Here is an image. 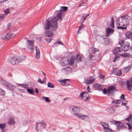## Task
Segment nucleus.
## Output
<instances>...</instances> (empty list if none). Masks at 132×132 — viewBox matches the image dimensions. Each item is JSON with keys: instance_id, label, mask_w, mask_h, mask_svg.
Listing matches in <instances>:
<instances>
[{"instance_id": "30", "label": "nucleus", "mask_w": 132, "mask_h": 132, "mask_svg": "<svg viewBox=\"0 0 132 132\" xmlns=\"http://www.w3.org/2000/svg\"><path fill=\"white\" fill-rule=\"evenodd\" d=\"M75 59L73 57H72L70 60L69 59V63L68 64L70 65H72Z\"/></svg>"}, {"instance_id": "17", "label": "nucleus", "mask_w": 132, "mask_h": 132, "mask_svg": "<svg viewBox=\"0 0 132 132\" xmlns=\"http://www.w3.org/2000/svg\"><path fill=\"white\" fill-rule=\"evenodd\" d=\"M95 78L93 77H90L86 80V83L88 84H90L92 83L95 80Z\"/></svg>"}, {"instance_id": "58", "label": "nucleus", "mask_w": 132, "mask_h": 132, "mask_svg": "<svg viewBox=\"0 0 132 132\" xmlns=\"http://www.w3.org/2000/svg\"><path fill=\"white\" fill-rule=\"evenodd\" d=\"M125 95L123 94H122L120 96V98L121 99H124V97H125Z\"/></svg>"}, {"instance_id": "36", "label": "nucleus", "mask_w": 132, "mask_h": 132, "mask_svg": "<svg viewBox=\"0 0 132 132\" xmlns=\"http://www.w3.org/2000/svg\"><path fill=\"white\" fill-rule=\"evenodd\" d=\"M48 87L53 88L55 87L54 85L52 83L48 82L47 84Z\"/></svg>"}, {"instance_id": "12", "label": "nucleus", "mask_w": 132, "mask_h": 132, "mask_svg": "<svg viewBox=\"0 0 132 132\" xmlns=\"http://www.w3.org/2000/svg\"><path fill=\"white\" fill-rule=\"evenodd\" d=\"M71 68L69 67L63 68L61 70V72L66 74L71 72Z\"/></svg>"}, {"instance_id": "29", "label": "nucleus", "mask_w": 132, "mask_h": 132, "mask_svg": "<svg viewBox=\"0 0 132 132\" xmlns=\"http://www.w3.org/2000/svg\"><path fill=\"white\" fill-rule=\"evenodd\" d=\"M62 61H63L64 62V64H68L69 63V59L67 57H65L62 58L61 60Z\"/></svg>"}, {"instance_id": "52", "label": "nucleus", "mask_w": 132, "mask_h": 132, "mask_svg": "<svg viewBox=\"0 0 132 132\" xmlns=\"http://www.w3.org/2000/svg\"><path fill=\"white\" fill-rule=\"evenodd\" d=\"M84 27V25L82 23L81 24V25H80V26L79 27L78 32H79V30H80L82 29Z\"/></svg>"}, {"instance_id": "25", "label": "nucleus", "mask_w": 132, "mask_h": 132, "mask_svg": "<svg viewBox=\"0 0 132 132\" xmlns=\"http://www.w3.org/2000/svg\"><path fill=\"white\" fill-rule=\"evenodd\" d=\"M107 111L109 113H113L115 112L114 109L112 107H109L107 109Z\"/></svg>"}, {"instance_id": "24", "label": "nucleus", "mask_w": 132, "mask_h": 132, "mask_svg": "<svg viewBox=\"0 0 132 132\" xmlns=\"http://www.w3.org/2000/svg\"><path fill=\"white\" fill-rule=\"evenodd\" d=\"M98 51V49L92 47L89 48L88 51L89 52H91L94 54L95 52Z\"/></svg>"}, {"instance_id": "37", "label": "nucleus", "mask_w": 132, "mask_h": 132, "mask_svg": "<svg viewBox=\"0 0 132 132\" xmlns=\"http://www.w3.org/2000/svg\"><path fill=\"white\" fill-rule=\"evenodd\" d=\"M85 14H82V15L83 16L81 18V21L83 23L84 21L86 20V18L85 16Z\"/></svg>"}, {"instance_id": "22", "label": "nucleus", "mask_w": 132, "mask_h": 132, "mask_svg": "<svg viewBox=\"0 0 132 132\" xmlns=\"http://www.w3.org/2000/svg\"><path fill=\"white\" fill-rule=\"evenodd\" d=\"M101 123L104 130H106L109 128H108V125L107 123L103 122H101Z\"/></svg>"}, {"instance_id": "20", "label": "nucleus", "mask_w": 132, "mask_h": 132, "mask_svg": "<svg viewBox=\"0 0 132 132\" xmlns=\"http://www.w3.org/2000/svg\"><path fill=\"white\" fill-rule=\"evenodd\" d=\"M36 55V59H38L40 57V51L39 49L36 46L35 47Z\"/></svg>"}, {"instance_id": "26", "label": "nucleus", "mask_w": 132, "mask_h": 132, "mask_svg": "<svg viewBox=\"0 0 132 132\" xmlns=\"http://www.w3.org/2000/svg\"><path fill=\"white\" fill-rule=\"evenodd\" d=\"M87 92H82L80 95V99H82L86 97V94H87Z\"/></svg>"}, {"instance_id": "19", "label": "nucleus", "mask_w": 132, "mask_h": 132, "mask_svg": "<svg viewBox=\"0 0 132 132\" xmlns=\"http://www.w3.org/2000/svg\"><path fill=\"white\" fill-rule=\"evenodd\" d=\"M7 40L11 38H13L15 37V35L14 34H12L11 32L7 34L6 35Z\"/></svg>"}, {"instance_id": "41", "label": "nucleus", "mask_w": 132, "mask_h": 132, "mask_svg": "<svg viewBox=\"0 0 132 132\" xmlns=\"http://www.w3.org/2000/svg\"><path fill=\"white\" fill-rule=\"evenodd\" d=\"M127 103V101L125 99H123L122 101V105H123L126 106Z\"/></svg>"}, {"instance_id": "47", "label": "nucleus", "mask_w": 132, "mask_h": 132, "mask_svg": "<svg viewBox=\"0 0 132 132\" xmlns=\"http://www.w3.org/2000/svg\"><path fill=\"white\" fill-rule=\"evenodd\" d=\"M5 15L4 14H0V21L3 20Z\"/></svg>"}, {"instance_id": "44", "label": "nucleus", "mask_w": 132, "mask_h": 132, "mask_svg": "<svg viewBox=\"0 0 132 132\" xmlns=\"http://www.w3.org/2000/svg\"><path fill=\"white\" fill-rule=\"evenodd\" d=\"M90 54L89 55V57L90 59L91 60L92 59V57H94V54L92 53L91 52H89Z\"/></svg>"}, {"instance_id": "1", "label": "nucleus", "mask_w": 132, "mask_h": 132, "mask_svg": "<svg viewBox=\"0 0 132 132\" xmlns=\"http://www.w3.org/2000/svg\"><path fill=\"white\" fill-rule=\"evenodd\" d=\"M66 6H62L58 11H60L56 15V16L52 19L49 18L46 21L44 24L45 29H51L52 30L56 31L57 29V21L59 20H61L63 16V11H65L67 9Z\"/></svg>"}, {"instance_id": "23", "label": "nucleus", "mask_w": 132, "mask_h": 132, "mask_svg": "<svg viewBox=\"0 0 132 132\" xmlns=\"http://www.w3.org/2000/svg\"><path fill=\"white\" fill-rule=\"evenodd\" d=\"M126 37L127 39H132V33L130 31H127L126 33Z\"/></svg>"}, {"instance_id": "60", "label": "nucleus", "mask_w": 132, "mask_h": 132, "mask_svg": "<svg viewBox=\"0 0 132 132\" xmlns=\"http://www.w3.org/2000/svg\"><path fill=\"white\" fill-rule=\"evenodd\" d=\"M67 80H69V79H65V80H62L61 81L62 82H63L64 85H65V82Z\"/></svg>"}, {"instance_id": "39", "label": "nucleus", "mask_w": 132, "mask_h": 132, "mask_svg": "<svg viewBox=\"0 0 132 132\" xmlns=\"http://www.w3.org/2000/svg\"><path fill=\"white\" fill-rule=\"evenodd\" d=\"M132 118V115L131 114H130L128 116V118L125 119V120L129 121Z\"/></svg>"}, {"instance_id": "3", "label": "nucleus", "mask_w": 132, "mask_h": 132, "mask_svg": "<svg viewBox=\"0 0 132 132\" xmlns=\"http://www.w3.org/2000/svg\"><path fill=\"white\" fill-rule=\"evenodd\" d=\"M1 81L2 84L8 88L9 89L12 90L15 88V86L12 84L3 79L1 80Z\"/></svg>"}, {"instance_id": "13", "label": "nucleus", "mask_w": 132, "mask_h": 132, "mask_svg": "<svg viewBox=\"0 0 132 132\" xmlns=\"http://www.w3.org/2000/svg\"><path fill=\"white\" fill-rule=\"evenodd\" d=\"M123 47L124 50L126 51L129 50L131 48V47L130 46V44L127 42H126L124 43Z\"/></svg>"}, {"instance_id": "63", "label": "nucleus", "mask_w": 132, "mask_h": 132, "mask_svg": "<svg viewBox=\"0 0 132 132\" xmlns=\"http://www.w3.org/2000/svg\"><path fill=\"white\" fill-rule=\"evenodd\" d=\"M35 92L36 93V94H38V90L37 89V88H36L35 89Z\"/></svg>"}, {"instance_id": "18", "label": "nucleus", "mask_w": 132, "mask_h": 132, "mask_svg": "<svg viewBox=\"0 0 132 132\" xmlns=\"http://www.w3.org/2000/svg\"><path fill=\"white\" fill-rule=\"evenodd\" d=\"M80 117H78V118H81L86 121H89V118L88 116L86 115H83L81 113L80 114Z\"/></svg>"}, {"instance_id": "35", "label": "nucleus", "mask_w": 132, "mask_h": 132, "mask_svg": "<svg viewBox=\"0 0 132 132\" xmlns=\"http://www.w3.org/2000/svg\"><path fill=\"white\" fill-rule=\"evenodd\" d=\"M86 4V1L85 0L83 1L78 6V7L81 6H85Z\"/></svg>"}, {"instance_id": "38", "label": "nucleus", "mask_w": 132, "mask_h": 132, "mask_svg": "<svg viewBox=\"0 0 132 132\" xmlns=\"http://www.w3.org/2000/svg\"><path fill=\"white\" fill-rule=\"evenodd\" d=\"M5 126L6 124L5 123L0 124V128L2 130L5 128Z\"/></svg>"}, {"instance_id": "14", "label": "nucleus", "mask_w": 132, "mask_h": 132, "mask_svg": "<svg viewBox=\"0 0 132 132\" xmlns=\"http://www.w3.org/2000/svg\"><path fill=\"white\" fill-rule=\"evenodd\" d=\"M106 37L109 36L110 34H113L114 31V30L112 29L109 27L106 28Z\"/></svg>"}, {"instance_id": "54", "label": "nucleus", "mask_w": 132, "mask_h": 132, "mask_svg": "<svg viewBox=\"0 0 132 132\" xmlns=\"http://www.w3.org/2000/svg\"><path fill=\"white\" fill-rule=\"evenodd\" d=\"M61 64L63 66H64L66 65H67L66 64H64V62L63 61H62V60H61Z\"/></svg>"}, {"instance_id": "2", "label": "nucleus", "mask_w": 132, "mask_h": 132, "mask_svg": "<svg viewBox=\"0 0 132 132\" xmlns=\"http://www.w3.org/2000/svg\"><path fill=\"white\" fill-rule=\"evenodd\" d=\"M131 18L129 16L125 15L122 16L117 19V23L120 26H118L117 28L121 29H125L127 27H123L122 26H126L128 24L130 21Z\"/></svg>"}, {"instance_id": "50", "label": "nucleus", "mask_w": 132, "mask_h": 132, "mask_svg": "<svg viewBox=\"0 0 132 132\" xmlns=\"http://www.w3.org/2000/svg\"><path fill=\"white\" fill-rule=\"evenodd\" d=\"M103 92V93L104 94H106L107 93L108 91H107L106 89L105 88H104V90H103V88H102V90H101Z\"/></svg>"}, {"instance_id": "15", "label": "nucleus", "mask_w": 132, "mask_h": 132, "mask_svg": "<svg viewBox=\"0 0 132 132\" xmlns=\"http://www.w3.org/2000/svg\"><path fill=\"white\" fill-rule=\"evenodd\" d=\"M44 35L46 37H52L53 36V33L52 31L48 30L45 31Z\"/></svg>"}, {"instance_id": "27", "label": "nucleus", "mask_w": 132, "mask_h": 132, "mask_svg": "<svg viewBox=\"0 0 132 132\" xmlns=\"http://www.w3.org/2000/svg\"><path fill=\"white\" fill-rule=\"evenodd\" d=\"M15 122L13 118H11L9 119L8 122V124L10 125H12L15 123Z\"/></svg>"}, {"instance_id": "48", "label": "nucleus", "mask_w": 132, "mask_h": 132, "mask_svg": "<svg viewBox=\"0 0 132 132\" xmlns=\"http://www.w3.org/2000/svg\"><path fill=\"white\" fill-rule=\"evenodd\" d=\"M120 57L119 55H116L115 56V59L113 60L114 62L117 61L118 60V59Z\"/></svg>"}, {"instance_id": "34", "label": "nucleus", "mask_w": 132, "mask_h": 132, "mask_svg": "<svg viewBox=\"0 0 132 132\" xmlns=\"http://www.w3.org/2000/svg\"><path fill=\"white\" fill-rule=\"evenodd\" d=\"M27 92L29 94L34 95V92L33 90L28 88H27Z\"/></svg>"}, {"instance_id": "9", "label": "nucleus", "mask_w": 132, "mask_h": 132, "mask_svg": "<svg viewBox=\"0 0 132 132\" xmlns=\"http://www.w3.org/2000/svg\"><path fill=\"white\" fill-rule=\"evenodd\" d=\"M22 59L20 57L16 58L15 57H12L10 60L11 64L14 65L16 63H18L22 61Z\"/></svg>"}, {"instance_id": "55", "label": "nucleus", "mask_w": 132, "mask_h": 132, "mask_svg": "<svg viewBox=\"0 0 132 132\" xmlns=\"http://www.w3.org/2000/svg\"><path fill=\"white\" fill-rule=\"evenodd\" d=\"M11 26V24L10 23H8L7 25L6 28L7 30H9L10 29V28Z\"/></svg>"}, {"instance_id": "49", "label": "nucleus", "mask_w": 132, "mask_h": 132, "mask_svg": "<svg viewBox=\"0 0 132 132\" xmlns=\"http://www.w3.org/2000/svg\"><path fill=\"white\" fill-rule=\"evenodd\" d=\"M5 14L6 15H7V14L9 13V11L8 9H7L6 10H5L4 11Z\"/></svg>"}, {"instance_id": "16", "label": "nucleus", "mask_w": 132, "mask_h": 132, "mask_svg": "<svg viewBox=\"0 0 132 132\" xmlns=\"http://www.w3.org/2000/svg\"><path fill=\"white\" fill-rule=\"evenodd\" d=\"M93 87L96 90H102V86L100 84H96L93 85Z\"/></svg>"}, {"instance_id": "6", "label": "nucleus", "mask_w": 132, "mask_h": 132, "mask_svg": "<svg viewBox=\"0 0 132 132\" xmlns=\"http://www.w3.org/2000/svg\"><path fill=\"white\" fill-rule=\"evenodd\" d=\"M27 44H28L27 48L30 51H32L34 50V40H28L27 39Z\"/></svg>"}, {"instance_id": "51", "label": "nucleus", "mask_w": 132, "mask_h": 132, "mask_svg": "<svg viewBox=\"0 0 132 132\" xmlns=\"http://www.w3.org/2000/svg\"><path fill=\"white\" fill-rule=\"evenodd\" d=\"M6 35V36L3 35L1 37V39H2L4 40H7Z\"/></svg>"}, {"instance_id": "61", "label": "nucleus", "mask_w": 132, "mask_h": 132, "mask_svg": "<svg viewBox=\"0 0 132 132\" xmlns=\"http://www.w3.org/2000/svg\"><path fill=\"white\" fill-rule=\"evenodd\" d=\"M127 124L128 126L129 129H132V127L128 123H127Z\"/></svg>"}, {"instance_id": "53", "label": "nucleus", "mask_w": 132, "mask_h": 132, "mask_svg": "<svg viewBox=\"0 0 132 132\" xmlns=\"http://www.w3.org/2000/svg\"><path fill=\"white\" fill-rule=\"evenodd\" d=\"M105 131V132H113L112 130L109 128Z\"/></svg>"}, {"instance_id": "31", "label": "nucleus", "mask_w": 132, "mask_h": 132, "mask_svg": "<svg viewBox=\"0 0 132 132\" xmlns=\"http://www.w3.org/2000/svg\"><path fill=\"white\" fill-rule=\"evenodd\" d=\"M111 23L110 24V27L112 28H113L114 27V21L113 20V17H111Z\"/></svg>"}, {"instance_id": "5", "label": "nucleus", "mask_w": 132, "mask_h": 132, "mask_svg": "<svg viewBox=\"0 0 132 132\" xmlns=\"http://www.w3.org/2000/svg\"><path fill=\"white\" fill-rule=\"evenodd\" d=\"M80 110V108L79 107L74 106L72 108V111L74 115L78 117H80L81 113H79Z\"/></svg>"}, {"instance_id": "46", "label": "nucleus", "mask_w": 132, "mask_h": 132, "mask_svg": "<svg viewBox=\"0 0 132 132\" xmlns=\"http://www.w3.org/2000/svg\"><path fill=\"white\" fill-rule=\"evenodd\" d=\"M57 44L62 45H63V44L61 42L59 41H57L54 44L57 46Z\"/></svg>"}, {"instance_id": "7", "label": "nucleus", "mask_w": 132, "mask_h": 132, "mask_svg": "<svg viewBox=\"0 0 132 132\" xmlns=\"http://www.w3.org/2000/svg\"><path fill=\"white\" fill-rule=\"evenodd\" d=\"M116 90L115 87L110 86L107 89L108 94L109 95H113Z\"/></svg>"}, {"instance_id": "62", "label": "nucleus", "mask_w": 132, "mask_h": 132, "mask_svg": "<svg viewBox=\"0 0 132 132\" xmlns=\"http://www.w3.org/2000/svg\"><path fill=\"white\" fill-rule=\"evenodd\" d=\"M90 87L89 86H88L87 87V90L89 92H91L89 90Z\"/></svg>"}, {"instance_id": "56", "label": "nucleus", "mask_w": 132, "mask_h": 132, "mask_svg": "<svg viewBox=\"0 0 132 132\" xmlns=\"http://www.w3.org/2000/svg\"><path fill=\"white\" fill-rule=\"evenodd\" d=\"M39 82L41 84H43L44 83V81H42L41 79L40 78H39L37 81Z\"/></svg>"}, {"instance_id": "10", "label": "nucleus", "mask_w": 132, "mask_h": 132, "mask_svg": "<svg viewBox=\"0 0 132 132\" xmlns=\"http://www.w3.org/2000/svg\"><path fill=\"white\" fill-rule=\"evenodd\" d=\"M127 87L128 90L131 91V88L132 87V78H131L126 81Z\"/></svg>"}, {"instance_id": "45", "label": "nucleus", "mask_w": 132, "mask_h": 132, "mask_svg": "<svg viewBox=\"0 0 132 132\" xmlns=\"http://www.w3.org/2000/svg\"><path fill=\"white\" fill-rule=\"evenodd\" d=\"M121 100H116L113 101V103H116L118 104H119L120 103Z\"/></svg>"}, {"instance_id": "4", "label": "nucleus", "mask_w": 132, "mask_h": 132, "mask_svg": "<svg viewBox=\"0 0 132 132\" xmlns=\"http://www.w3.org/2000/svg\"><path fill=\"white\" fill-rule=\"evenodd\" d=\"M46 124L44 121H42L41 122H37L36 123L35 129L36 131L38 132L39 130L38 127L39 126V129L40 130H42L45 128Z\"/></svg>"}, {"instance_id": "32", "label": "nucleus", "mask_w": 132, "mask_h": 132, "mask_svg": "<svg viewBox=\"0 0 132 132\" xmlns=\"http://www.w3.org/2000/svg\"><path fill=\"white\" fill-rule=\"evenodd\" d=\"M76 60L78 62H80L81 60V57L78 54L76 55Z\"/></svg>"}, {"instance_id": "33", "label": "nucleus", "mask_w": 132, "mask_h": 132, "mask_svg": "<svg viewBox=\"0 0 132 132\" xmlns=\"http://www.w3.org/2000/svg\"><path fill=\"white\" fill-rule=\"evenodd\" d=\"M120 55L123 57H127L129 56L130 55L129 54L127 53H125L120 54Z\"/></svg>"}, {"instance_id": "11", "label": "nucleus", "mask_w": 132, "mask_h": 132, "mask_svg": "<svg viewBox=\"0 0 132 132\" xmlns=\"http://www.w3.org/2000/svg\"><path fill=\"white\" fill-rule=\"evenodd\" d=\"M123 51V49L121 47H116L114 49L113 51V53L114 54H118L119 52H121Z\"/></svg>"}, {"instance_id": "64", "label": "nucleus", "mask_w": 132, "mask_h": 132, "mask_svg": "<svg viewBox=\"0 0 132 132\" xmlns=\"http://www.w3.org/2000/svg\"><path fill=\"white\" fill-rule=\"evenodd\" d=\"M100 78H103L104 77H105V76H103V75H100Z\"/></svg>"}, {"instance_id": "43", "label": "nucleus", "mask_w": 132, "mask_h": 132, "mask_svg": "<svg viewBox=\"0 0 132 132\" xmlns=\"http://www.w3.org/2000/svg\"><path fill=\"white\" fill-rule=\"evenodd\" d=\"M5 92L4 91L1 89H0V95H4L5 94Z\"/></svg>"}, {"instance_id": "21", "label": "nucleus", "mask_w": 132, "mask_h": 132, "mask_svg": "<svg viewBox=\"0 0 132 132\" xmlns=\"http://www.w3.org/2000/svg\"><path fill=\"white\" fill-rule=\"evenodd\" d=\"M113 72L114 74L116 75L120 76L122 73V71L121 70H118L117 69H115L114 70Z\"/></svg>"}, {"instance_id": "57", "label": "nucleus", "mask_w": 132, "mask_h": 132, "mask_svg": "<svg viewBox=\"0 0 132 132\" xmlns=\"http://www.w3.org/2000/svg\"><path fill=\"white\" fill-rule=\"evenodd\" d=\"M124 42V41L122 40H120L118 43L120 45H121L122 43Z\"/></svg>"}, {"instance_id": "40", "label": "nucleus", "mask_w": 132, "mask_h": 132, "mask_svg": "<svg viewBox=\"0 0 132 132\" xmlns=\"http://www.w3.org/2000/svg\"><path fill=\"white\" fill-rule=\"evenodd\" d=\"M46 41L47 43H48L51 42L52 39L51 38H45Z\"/></svg>"}, {"instance_id": "42", "label": "nucleus", "mask_w": 132, "mask_h": 132, "mask_svg": "<svg viewBox=\"0 0 132 132\" xmlns=\"http://www.w3.org/2000/svg\"><path fill=\"white\" fill-rule=\"evenodd\" d=\"M43 99H45V101L47 102H51V101L49 100V98L48 97L43 96Z\"/></svg>"}, {"instance_id": "8", "label": "nucleus", "mask_w": 132, "mask_h": 132, "mask_svg": "<svg viewBox=\"0 0 132 132\" xmlns=\"http://www.w3.org/2000/svg\"><path fill=\"white\" fill-rule=\"evenodd\" d=\"M110 122L112 124H114L117 125V129L119 130L124 125L123 123H120V122L119 121H111Z\"/></svg>"}, {"instance_id": "59", "label": "nucleus", "mask_w": 132, "mask_h": 132, "mask_svg": "<svg viewBox=\"0 0 132 132\" xmlns=\"http://www.w3.org/2000/svg\"><path fill=\"white\" fill-rule=\"evenodd\" d=\"M28 85L27 84H24L23 87H22V88H24L26 89Z\"/></svg>"}, {"instance_id": "28", "label": "nucleus", "mask_w": 132, "mask_h": 132, "mask_svg": "<svg viewBox=\"0 0 132 132\" xmlns=\"http://www.w3.org/2000/svg\"><path fill=\"white\" fill-rule=\"evenodd\" d=\"M131 65L130 64V65L128 66L127 67H125L124 69V72L125 73L128 72L129 70L131 69Z\"/></svg>"}]
</instances>
